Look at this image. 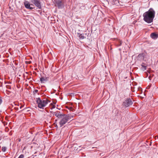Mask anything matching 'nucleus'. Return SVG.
I'll list each match as a JSON object with an SVG mask.
<instances>
[{
    "instance_id": "nucleus-3",
    "label": "nucleus",
    "mask_w": 158,
    "mask_h": 158,
    "mask_svg": "<svg viewBox=\"0 0 158 158\" xmlns=\"http://www.w3.org/2000/svg\"><path fill=\"white\" fill-rule=\"evenodd\" d=\"M73 116H71L69 114H67L64 117L61 118L59 122V124L61 127L65 125L69 120L70 119L72 118L73 117Z\"/></svg>"
},
{
    "instance_id": "nucleus-24",
    "label": "nucleus",
    "mask_w": 158,
    "mask_h": 158,
    "mask_svg": "<svg viewBox=\"0 0 158 158\" xmlns=\"http://www.w3.org/2000/svg\"><path fill=\"white\" fill-rule=\"evenodd\" d=\"M8 83V84H11V82H9Z\"/></svg>"
},
{
    "instance_id": "nucleus-17",
    "label": "nucleus",
    "mask_w": 158,
    "mask_h": 158,
    "mask_svg": "<svg viewBox=\"0 0 158 158\" xmlns=\"http://www.w3.org/2000/svg\"><path fill=\"white\" fill-rule=\"evenodd\" d=\"M142 67L144 68V69L145 70L146 69V66H144V65H142Z\"/></svg>"
},
{
    "instance_id": "nucleus-4",
    "label": "nucleus",
    "mask_w": 158,
    "mask_h": 158,
    "mask_svg": "<svg viewBox=\"0 0 158 158\" xmlns=\"http://www.w3.org/2000/svg\"><path fill=\"white\" fill-rule=\"evenodd\" d=\"M133 103L132 99L128 97L125 99L122 104V106L125 107H128L131 106Z\"/></svg>"
},
{
    "instance_id": "nucleus-6",
    "label": "nucleus",
    "mask_w": 158,
    "mask_h": 158,
    "mask_svg": "<svg viewBox=\"0 0 158 158\" xmlns=\"http://www.w3.org/2000/svg\"><path fill=\"white\" fill-rule=\"evenodd\" d=\"M31 1L38 9H41L40 0H31Z\"/></svg>"
},
{
    "instance_id": "nucleus-18",
    "label": "nucleus",
    "mask_w": 158,
    "mask_h": 158,
    "mask_svg": "<svg viewBox=\"0 0 158 158\" xmlns=\"http://www.w3.org/2000/svg\"><path fill=\"white\" fill-rule=\"evenodd\" d=\"M89 34V32L88 33H85V34H84V35H87V36H88Z\"/></svg>"
},
{
    "instance_id": "nucleus-22",
    "label": "nucleus",
    "mask_w": 158,
    "mask_h": 158,
    "mask_svg": "<svg viewBox=\"0 0 158 158\" xmlns=\"http://www.w3.org/2000/svg\"><path fill=\"white\" fill-rule=\"evenodd\" d=\"M155 137H156V138H157V139H158V135L157 136H156Z\"/></svg>"
},
{
    "instance_id": "nucleus-2",
    "label": "nucleus",
    "mask_w": 158,
    "mask_h": 158,
    "mask_svg": "<svg viewBox=\"0 0 158 158\" xmlns=\"http://www.w3.org/2000/svg\"><path fill=\"white\" fill-rule=\"evenodd\" d=\"M36 99V102L38 107L42 109H44V107L48 104L49 102H50V101L46 99L42 100L40 98H38Z\"/></svg>"
},
{
    "instance_id": "nucleus-8",
    "label": "nucleus",
    "mask_w": 158,
    "mask_h": 158,
    "mask_svg": "<svg viewBox=\"0 0 158 158\" xmlns=\"http://www.w3.org/2000/svg\"><path fill=\"white\" fill-rule=\"evenodd\" d=\"M53 113L55 114V115L59 119H60L67 115L65 114H61L60 111H57L53 112Z\"/></svg>"
},
{
    "instance_id": "nucleus-9",
    "label": "nucleus",
    "mask_w": 158,
    "mask_h": 158,
    "mask_svg": "<svg viewBox=\"0 0 158 158\" xmlns=\"http://www.w3.org/2000/svg\"><path fill=\"white\" fill-rule=\"evenodd\" d=\"M150 36L152 39L156 40L158 38V34L155 32H153L151 34Z\"/></svg>"
},
{
    "instance_id": "nucleus-12",
    "label": "nucleus",
    "mask_w": 158,
    "mask_h": 158,
    "mask_svg": "<svg viewBox=\"0 0 158 158\" xmlns=\"http://www.w3.org/2000/svg\"><path fill=\"white\" fill-rule=\"evenodd\" d=\"M78 37L80 39H83L85 38V37L84 36V34H80V33H78Z\"/></svg>"
},
{
    "instance_id": "nucleus-7",
    "label": "nucleus",
    "mask_w": 158,
    "mask_h": 158,
    "mask_svg": "<svg viewBox=\"0 0 158 158\" xmlns=\"http://www.w3.org/2000/svg\"><path fill=\"white\" fill-rule=\"evenodd\" d=\"M25 7L28 9L32 10L34 8V5L32 4H30L28 1H25L24 2Z\"/></svg>"
},
{
    "instance_id": "nucleus-11",
    "label": "nucleus",
    "mask_w": 158,
    "mask_h": 158,
    "mask_svg": "<svg viewBox=\"0 0 158 158\" xmlns=\"http://www.w3.org/2000/svg\"><path fill=\"white\" fill-rule=\"evenodd\" d=\"M48 77H46L45 78H44L43 77H42L40 78V81H41V83H44V81H47L48 80Z\"/></svg>"
},
{
    "instance_id": "nucleus-15",
    "label": "nucleus",
    "mask_w": 158,
    "mask_h": 158,
    "mask_svg": "<svg viewBox=\"0 0 158 158\" xmlns=\"http://www.w3.org/2000/svg\"><path fill=\"white\" fill-rule=\"evenodd\" d=\"M24 157V155L23 154H21L19 156L18 158H23Z\"/></svg>"
},
{
    "instance_id": "nucleus-14",
    "label": "nucleus",
    "mask_w": 158,
    "mask_h": 158,
    "mask_svg": "<svg viewBox=\"0 0 158 158\" xmlns=\"http://www.w3.org/2000/svg\"><path fill=\"white\" fill-rule=\"evenodd\" d=\"M6 149H7V148L6 147H2V151H3V152H5L6 151Z\"/></svg>"
},
{
    "instance_id": "nucleus-5",
    "label": "nucleus",
    "mask_w": 158,
    "mask_h": 158,
    "mask_svg": "<svg viewBox=\"0 0 158 158\" xmlns=\"http://www.w3.org/2000/svg\"><path fill=\"white\" fill-rule=\"evenodd\" d=\"M55 6L59 9H62L64 7V2L62 0H56Z\"/></svg>"
},
{
    "instance_id": "nucleus-19",
    "label": "nucleus",
    "mask_w": 158,
    "mask_h": 158,
    "mask_svg": "<svg viewBox=\"0 0 158 158\" xmlns=\"http://www.w3.org/2000/svg\"><path fill=\"white\" fill-rule=\"evenodd\" d=\"M34 91L35 93H37L38 92V90L37 89H35Z\"/></svg>"
},
{
    "instance_id": "nucleus-13",
    "label": "nucleus",
    "mask_w": 158,
    "mask_h": 158,
    "mask_svg": "<svg viewBox=\"0 0 158 158\" xmlns=\"http://www.w3.org/2000/svg\"><path fill=\"white\" fill-rule=\"evenodd\" d=\"M110 1L112 4L113 5H117L119 3L118 0H110Z\"/></svg>"
},
{
    "instance_id": "nucleus-10",
    "label": "nucleus",
    "mask_w": 158,
    "mask_h": 158,
    "mask_svg": "<svg viewBox=\"0 0 158 158\" xmlns=\"http://www.w3.org/2000/svg\"><path fill=\"white\" fill-rule=\"evenodd\" d=\"M144 56V53L140 54L138 55V58L139 60H141L143 59Z\"/></svg>"
},
{
    "instance_id": "nucleus-23",
    "label": "nucleus",
    "mask_w": 158,
    "mask_h": 158,
    "mask_svg": "<svg viewBox=\"0 0 158 158\" xmlns=\"http://www.w3.org/2000/svg\"><path fill=\"white\" fill-rule=\"evenodd\" d=\"M57 120H57V119H56V120H55V122H56L57 121Z\"/></svg>"
},
{
    "instance_id": "nucleus-28",
    "label": "nucleus",
    "mask_w": 158,
    "mask_h": 158,
    "mask_svg": "<svg viewBox=\"0 0 158 158\" xmlns=\"http://www.w3.org/2000/svg\"><path fill=\"white\" fill-rule=\"evenodd\" d=\"M57 109H58L60 110V109L58 108H57Z\"/></svg>"
},
{
    "instance_id": "nucleus-26",
    "label": "nucleus",
    "mask_w": 158,
    "mask_h": 158,
    "mask_svg": "<svg viewBox=\"0 0 158 158\" xmlns=\"http://www.w3.org/2000/svg\"><path fill=\"white\" fill-rule=\"evenodd\" d=\"M57 109H58L60 110V109L58 108H57Z\"/></svg>"
},
{
    "instance_id": "nucleus-20",
    "label": "nucleus",
    "mask_w": 158,
    "mask_h": 158,
    "mask_svg": "<svg viewBox=\"0 0 158 158\" xmlns=\"http://www.w3.org/2000/svg\"><path fill=\"white\" fill-rule=\"evenodd\" d=\"M55 105H54L52 106V109H54V108H55Z\"/></svg>"
},
{
    "instance_id": "nucleus-16",
    "label": "nucleus",
    "mask_w": 158,
    "mask_h": 158,
    "mask_svg": "<svg viewBox=\"0 0 158 158\" xmlns=\"http://www.w3.org/2000/svg\"><path fill=\"white\" fill-rule=\"evenodd\" d=\"M2 102V99L0 97V105L1 104Z\"/></svg>"
},
{
    "instance_id": "nucleus-25",
    "label": "nucleus",
    "mask_w": 158,
    "mask_h": 158,
    "mask_svg": "<svg viewBox=\"0 0 158 158\" xmlns=\"http://www.w3.org/2000/svg\"><path fill=\"white\" fill-rule=\"evenodd\" d=\"M21 108H22V107H21V106H20V109H21Z\"/></svg>"
},
{
    "instance_id": "nucleus-1",
    "label": "nucleus",
    "mask_w": 158,
    "mask_h": 158,
    "mask_svg": "<svg viewBox=\"0 0 158 158\" xmlns=\"http://www.w3.org/2000/svg\"><path fill=\"white\" fill-rule=\"evenodd\" d=\"M155 12L154 10L152 8H150L148 11L143 14V20L148 23L152 22L155 17Z\"/></svg>"
},
{
    "instance_id": "nucleus-27",
    "label": "nucleus",
    "mask_w": 158,
    "mask_h": 158,
    "mask_svg": "<svg viewBox=\"0 0 158 158\" xmlns=\"http://www.w3.org/2000/svg\"><path fill=\"white\" fill-rule=\"evenodd\" d=\"M57 109H58L60 110V109L58 108H57Z\"/></svg>"
},
{
    "instance_id": "nucleus-21",
    "label": "nucleus",
    "mask_w": 158,
    "mask_h": 158,
    "mask_svg": "<svg viewBox=\"0 0 158 158\" xmlns=\"http://www.w3.org/2000/svg\"><path fill=\"white\" fill-rule=\"evenodd\" d=\"M151 77L150 76L148 77V78L150 80H151Z\"/></svg>"
},
{
    "instance_id": "nucleus-29",
    "label": "nucleus",
    "mask_w": 158,
    "mask_h": 158,
    "mask_svg": "<svg viewBox=\"0 0 158 158\" xmlns=\"http://www.w3.org/2000/svg\"><path fill=\"white\" fill-rule=\"evenodd\" d=\"M28 158H30L29 157H28Z\"/></svg>"
}]
</instances>
